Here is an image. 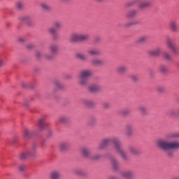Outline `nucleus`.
<instances>
[{"instance_id":"2eb2a0df","label":"nucleus","mask_w":179,"mask_h":179,"mask_svg":"<svg viewBox=\"0 0 179 179\" xmlns=\"http://www.w3.org/2000/svg\"><path fill=\"white\" fill-rule=\"evenodd\" d=\"M126 134L128 136H131L134 134V126L132 124H127L126 126Z\"/></svg>"},{"instance_id":"4c0bfd02","label":"nucleus","mask_w":179,"mask_h":179,"mask_svg":"<svg viewBox=\"0 0 179 179\" xmlns=\"http://www.w3.org/2000/svg\"><path fill=\"white\" fill-rule=\"evenodd\" d=\"M75 174L76 176H80V177L85 176V172H83V171L80 170V169H77L75 171Z\"/></svg>"},{"instance_id":"4468645a","label":"nucleus","mask_w":179,"mask_h":179,"mask_svg":"<svg viewBox=\"0 0 179 179\" xmlns=\"http://www.w3.org/2000/svg\"><path fill=\"white\" fill-rule=\"evenodd\" d=\"M87 54H89V55L96 57L97 55H100V50L97 49H90L87 50Z\"/></svg>"},{"instance_id":"a19ab883","label":"nucleus","mask_w":179,"mask_h":179,"mask_svg":"<svg viewBox=\"0 0 179 179\" xmlns=\"http://www.w3.org/2000/svg\"><path fill=\"white\" fill-rule=\"evenodd\" d=\"M55 86L56 89H62V85L61 84V83L59 81H56L55 83Z\"/></svg>"},{"instance_id":"a211bd4d","label":"nucleus","mask_w":179,"mask_h":179,"mask_svg":"<svg viewBox=\"0 0 179 179\" xmlns=\"http://www.w3.org/2000/svg\"><path fill=\"white\" fill-rule=\"evenodd\" d=\"M47 125V123H45V121L44 119H40L38 120V128L41 131H43Z\"/></svg>"},{"instance_id":"a18cd8bd","label":"nucleus","mask_w":179,"mask_h":179,"mask_svg":"<svg viewBox=\"0 0 179 179\" xmlns=\"http://www.w3.org/2000/svg\"><path fill=\"white\" fill-rule=\"evenodd\" d=\"M36 58H38V59L41 58V57H43L41 52L37 51L36 52Z\"/></svg>"},{"instance_id":"0eeeda50","label":"nucleus","mask_w":179,"mask_h":179,"mask_svg":"<svg viewBox=\"0 0 179 179\" xmlns=\"http://www.w3.org/2000/svg\"><path fill=\"white\" fill-rule=\"evenodd\" d=\"M150 6H152V0H145L139 3L138 8L139 9H146V8Z\"/></svg>"},{"instance_id":"e433bc0d","label":"nucleus","mask_w":179,"mask_h":179,"mask_svg":"<svg viewBox=\"0 0 179 179\" xmlns=\"http://www.w3.org/2000/svg\"><path fill=\"white\" fill-rule=\"evenodd\" d=\"M59 121L62 123V124H64V122H66L68 121V117H66V116H60L59 117Z\"/></svg>"},{"instance_id":"a878e982","label":"nucleus","mask_w":179,"mask_h":179,"mask_svg":"<svg viewBox=\"0 0 179 179\" xmlns=\"http://www.w3.org/2000/svg\"><path fill=\"white\" fill-rule=\"evenodd\" d=\"M90 92H99L100 90V86L97 85H92L89 87Z\"/></svg>"},{"instance_id":"603ef678","label":"nucleus","mask_w":179,"mask_h":179,"mask_svg":"<svg viewBox=\"0 0 179 179\" xmlns=\"http://www.w3.org/2000/svg\"><path fill=\"white\" fill-rule=\"evenodd\" d=\"M123 114H124V115H127V114H129V111H128V110H124V111L123 112Z\"/></svg>"},{"instance_id":"473e14b6","label":"nucleus","mask_w":179,"mask_h":179,"mask_svg":"<svg viewBox=\"0 0 179 179\" xmlns=\"http://www.w3.org/2000/svg\"><path fill=\"white\" fill-rule=\"evenodd\" d=\"M178 114V110L176 112V110H171L168 113V115H170V117H176Z\"/></svg>"},{"instance_id":"13d9d810","label":"nucleus","mask_w":179,"mask_h":179,"mask_svg":"<svg viewBox=\"0 0 179 179\" xmlns=\"http://www.w3.org/2000/svg\"><path fill=\"white\" fill-rule=\"evenodd\" d=\"M178 114H179V109H178Z\"/></svg>"},{"instance_id":"ddd939ff","label":"nucleus","mask_w":179,"mask_h":179,"mask_svg":"<svg viewBox=\"0 0 179 179\" xmlns=\"http://www.w3.org/2000/svg\"><path fill=\"white\" fill-rule=\"evenodd\" d=\"M91 64L94 66H101V65H103V64H104V62H103V60H101V59H94L91 61Z\"/></svg>"},{"instance_id":"393cba45","label":"nucleus","mask_w":179,"mask_h":179,"mask_svg":"<svg viewBox=\"0 0 179 179\" xmlns=\"http://www.w3.org/2000/svg\"><path fill=\"white\" fill-rule=\"evenodd\" d=\"M41 7L43 10H45V12H50V10H51V7H50V6L45 3H41Z\"/></svg>"},{"instance_id":"3c124183","label":"nucleus","mask_w":179,"mask_h":179,"mask_svg":"<svg viewBox=\"0 0 179 179\" xmlns=\"http://www.w3.org/2000/svg\"><path fill=\"white\" fill-rule=\"evenodd\" d=\"M24 38H18V41L20 42V43H24Z\"/></svg>"},{"instance_id":"9d476101","label":"nucleus","mask_w":179,"mask_h":179,"mask_svg":"<svg viewBox=\"0 0 179 179\" xmlns=\"http://www.w3.org/2000/svg\"><path fill=\"white\" fill-rule=\"evenodd\" d=\"M127 71H128V69L125 66H119L116 69V72L120 75H124L127 73Z\"/></svg>"},{"instance_id":"412c9836","label":"nucleus","mask_w":179,"mask_h":179,"mask_svg":"<svg viewBox=\"0 0 179 179\" xmlns=\"http://www.w3.org/2000/svg\"><path fill=\"white\" fill-rule=\"evenodd\" d=\"M76 58H77L78 59H80L81 61H86V59H87V57L86 56V55L80 52L76 54Z\"/></svg>"},{"instance_id":"5701e85b","label":"nucleus","mask_w":179,"mask_h":179,"mask_svg":"<svg viewBox=\"0 0 179 179\" xmlns=\"http://www.w3.org/2000/svg\"><path fill=\"white\" fill-rule=\"evenodd\" d=\"M70 40L71 43H76V41H80L79 34H73L71 36Z\"/></svg>"},{"instance_id":"7c9ffc66","label":"nucleus","mask_w":179,"mask_h":179,"mask_svg":"<svg viewBox=\"0 0 179 179\" xmlns=\"http://www.w3.org/2000/svg\"><path fill=\"white\" fill-rule=\"evenodd\" d=\"M82 155H83V156L85 157H89V156H90V152L89 151V149L83 148L82 149Z\"/></svg>"},{"instance_id":"79ce46f5","label":"nucleus","mask_w":179,"mask_h":179,"mask_svg":"<svg viewBox=\"0 0 179 179\" xmlns=\"http://www.w3.org/2000/svg\"><path fill=\"white\" fill-rule=\"evenodd\" d=\"M62 26V24L59 22H55L54 23L55 29H59V27H61Z\"/></svg>"},{"instance_id":"37998d69","label":"nucleus","mask_w":179,"mask_h":179,"mask_svg":"<svg viewBox=\"0 0 179 179\" xmlns=\"http://www.w3.org/2000/svg\"><path fill=\"white\" fill-rule=\"evenodd\" d=\"M157 90L159 93H163L164 92V90H166V89L164 88V87L159 86V87H157Z\"/></svg>"},{"instance_id":"f03ea898","label":"nucleus","mask_w":179,"mask_h":179,"mask_svg":"<svg viewBox=\"0 0 179 179\" xmlns=\"http://www.w3.org/2000/svg\"><path fill=\"white\" fill-rule=\"evenodd\" d=\"M157 146L159 149H161V150L166 152L167 156L171 157V156L174 155V152L173 150H177V149H179V142L159 140L157 142Z\"/></svg>"},{"instance_id":"cd10ccee","label":"nucleus","mask_w":179,"mask_h":179,"mask_svg":"<svg viewBox=\"0 0 179 179\" xmlns=\"http://www.w3.org/2000/svg\"><path fill=\"white\" fill-rule=\"evenodd\" d=\"M15 8L17 10H23L24 4L22 1H18L15 4Z\"/></svg>"},{"instance_id":"864d4df0","label":"nucleus","mask_w":179,"mask_h":179,"mask_svg":"<svg viewBox=\"0 0 179 179\" xmlns=\"http://www.w3.org/2000/svg\"><path fill=\"white\" fill-rule=\"evenodd\" d=\"M172 179H179V177L174 176V177L172 178Z\"/></svg>"},{"instance_id":"bf43d9fd","label":"nucleus","mask_w":179,"mask_h":179,"mask_svg":"<svg viewBox=\"0 0 179 179\" xmlns=\"http://www.w3.org/2000/svg\"><path fill=\"white\" fill-rule=\"evenodd\" d=\"M25 106H27V104H25Z\"/></svg>"},{"instance_id":"6e6d98bb","label":"nucleus","mask_w":179,"mask_h":179,"mask_svg":"<svg viewBox=\"0 0 179 179\" xmlns=\"http://www.w3.org/2000/svg\"><path fill=\"white\" fill-rule=\"evenodd\" d=\"M98 2H103L104 0H96Z\"/></svg>"},{"instance_id":"c85d7f7f","label":"nucleus","mask_w":179,"mask_h":179,"mask_svg":"<svg viewBox=\"0 0 179 179\" xmlns=\"http://www.w3.org/2000/svg\"><path fill=\"white\" fill-rule=\"evenodd\" d=\"M54 57H55V55L50 53L49 55H44L43 58L46 59L47 61H51V59H54Z\"/></svg>"},{"instance_id":"49530a36","label":"nucleus","mask_w":179,"mask_h":179,"mask_svg":"<svg viewBox=\"0 0 179 179\" xmlns=\"http://www.w3.org/2000/svg\"><path fill=\"white\" fill-rule=\"evenodd\" d=\"M27 48L28 50H31L32 48H34V45H33L32 43H29L27 45Z\"/></svg>"},{"instance_id":"09e8293b","label":"nucleus","mask_w":179,"mask_h":179,"mask_svg":"<svg viewBox=\"0 0 179 179\" xmlns=\"http://www.w3.org/2000/svg\"><path fill=\"white\" fill-rule=\"evenodd\" d=\"M26 169V166H23V165H20L19 166V170L20 171H23L24 169Z\"/></svg>"},{"instance_id":"ea45409f","label":"nucleus","mask_w":179,"mask_h":179,"mask_svg":"<svg viewBox=\"0 0 179 179\" xmlns=\"http://www.w3.org/2000/svg\"><path fill=\"white\" fill-rule=\"evenodd\" d=\"M163 57H164V59H166V61H170V59H171L170 55H169V53H167V52H164L163 54Z\"/></svg>"},{"instance_id":"4d7b16f0","label":"nucleus","mask_w":179,"mask_h":179,"mask_svg":"<svg viewBox=\"0 0 179 179\" xmlns=\"http://www.w3.org/2000/svg\"><path fill=\"white\" fill-rule=\"evenodd\" d=\"M62 2H66L68 0H61Z\"/></svg>"},{"instance_id":"4be33fe9","label":"nucleus","mask_w":179,"mask_h":179,"mask_svg":"<svg viewBox=\"0 0 179 179\" xmlns=\"http://www.w3.org/2000/svg\"><path fill=\"white\" fill-rule=\"evenodd\" d=\"M61 177V173H59V172L55 171H52L50 173V179H59Z\"/></svg>"},{"instance_id":"1a4fd4ad","label":"nucleus","mask_w":179,"mask_h":179,"mask_svg":"<svg viewBox=\"0 0 179 179\" xmlns=\"http://www.w3.org/2000/svg\"><path fill=\"white\" fill-rule=\"evenodd\" d=\"M59 148L60 150H62V152H64L65 150H68V149L71 148V144H69V143H67V142L60 143Z\"/></svg>"},{"instance_id":"6e6552de","label":"nucleus","mask_w":179,"mask_h":179,"mask_svg":"<svg viewBox=\"0 0 179 179\" xmlns=\"http://www.w3.org/2000/svg\"><path fill=\"white\" fill-rule=\"evenodd\" d=\"M122 176L124 178L126 179H132L135 177V173L132 171H124L122 173Z\"/></svg>"},{"instance_id":"bb28decb","label":"nucleus","mask_w":179,"mask_h":179,"mask_svg":"<svg viewBox=\"0 0 179 179\" xmlns=\"http://www.w3.org/2000/svg\"><path fill=\"white\" fill-rule=\"evenodd\" d=\"M31 131H30V130L26 129H24V132H23V136L24 138H25V139H29V138H31Z\"/></svg>"},{"instance_id":"2f4dec72","label":"nucleus","mask_w":179,"mask_h":179,"mask_svg":"<svg viewBox=\"0 0 179 179\" xmlns=\"http://www.w3.org/2000/svg\"><path fill=\"white\" fill-rule=\"evenodd\" d=\"M160 51H161L160 48H157L154 50L150 51V55H153L154 57H156L159 55V54H160Z\"/></svg>"},{"instance_id":"b1692460","label":"nucleus","mask_w":179,"mask_h":179,"mask_svg":"<svg viewBox=\"0 0 179 179\" xmlns=\"http://www.w3.org/2000/svg\"><path fill=\"white\" fill-rule=\"evenodd\" d=\"M146 41H148V36H141L136 40L137 44H143V43H146Z\"/></svg>"},{"instance_id":"c756f323","label":"nucleus","mask_w":179,"mask_h":179,"mask_svg":"<svg viewBox=\"0 0 179 179\" xmlns=\"http://www.w3.org/2000/svg\"><path fill=\"white\" fill-rule=\"evenodd\" d=\"M138 111H140V113H142L143 115H145V114H148V109H146V107L143 106H140L138 107Z\"/></svg>"},{"instance_id":"6ab92c4d","label":"nucleus","mask_w":179,"mask_h":179,"mask_svg":"<svg viewBox=\"0 0 179 179\" xmlns=\"http://www.w3.org/2000/svg\"><path fill=\"white\" fill-rule=\"evenodd\" d=\"M110 163L112 164V167L114 170H117L118 167L120 166V164L117 162V159L115 158L110 159Z\"/></svg>"},{"instance_id":"f3484780","label":"nucleus","mask_w":179,"mask_h":179,"mask_svg":"<svg viewBox=\"0 0 179 179\" xmlns=\"http://www.w3.org/2000/svg\"><path fill=\"white\" fill-rule=\"evenodd\" d=\"M80 41H87L90 38V36L87 34H79Z\"/></svg>"},{"instance_id":"423d86ee","label":"nucleus","mask_w":179,"mask_h":179,"mask_svg":"<svg viewBox=\"0 0 179 179\" xmlns=\"http://www.w3.org/2000/svg\"><path fill=\"white\" fill-rule=\"evenodd\" d=\"M19 20L21 23H25L28 26L33 23V18L30 15H21L19 17Z\"/></svg>"},{"instance_id":"f257e3e1","label":"nucleus","mask_w":179,"mask_h":179,"mask_svg":"<svg viewBox=\"0 0 179 179\" xmlns=\"http://www.w3.org/2000/svg\"><path fill=\"white\" fill-rule=\"evenodd\" d=\"M111 143H114L115 149L117 153H118V155H120V156H121L124 160H128V155L122 149V147L121 146V141H120V138L117 137L112 138H104L102 140L97 148L98 150H103V149L108 146V145H110Z\"/></svg>"},{"instance_id":"de8ad7c7","label":"nucleus","mask_w":179,"mask_h":179,"mask_svg":"<svg viewBox=\"0 0 179 179\" xmlns=\"http://www.w3.org/2000/svg\"><path fill=\"white\" fill-rule=\"evenodd\" d=\"M103 106L104 107V108H110V104L107 102L104 103L103 104Z\"/></svg>"},{"instance_id":"5fc2aeb1","label":"nucleus","mask_w":179,"mask_h":179,"mask_svg":"<svg viewBox=\"0 0 179 179\" xmlns=\"http://www.w3.org/2000/svg\"><path fill=\"white\" fill-rule=\"evenodd\" d=\"M53 39H54V40H57V36L54 35V36H53Z\"/></svg>"},{"instance_id":"20e7f679","label":"nucleus","mask_w":179,"mask_h":179,"mask_svg":"<svg viewBox=\"0 0 179 179\" xmlns=\"http://www.w3.org/2000/svg\"><path fill=\"white\" fill-rule=\"evenodd\" d=\"M36 156V145L32 147V149L27 150V152H22L19 155V159L20 160H26L27 159H34Z\"/></svg>"},{"instance_id":"c03bdc74","label":"nucleus","mask_w":179,"mask_h":179,"mask_svg":"<svg viewBox=\"0 0 179 179\" xmlns=\"http://www.w3.org/2000/svg\"><path fill=\"white\" fill-rule=\"evenodd\" d=\"M102 156L100 155H94L92 159V160H99V159H101Z\"/></svg>"},{"instance_id":"39448f33","label":"nucleus","mask_w":179,"mask_h":179,"mask_svg":"<svg viewBox=\"0 0 179 179\" xmlns=\"http://www.w3.org/2000/svg\"><path fill=\"white\" fill-rule=\"evenodd\" d=\"M166 45L168 48L172 51L173 54L175 55H178V50L177 48H176V45L173 44L171 39H170L169 37L166 38Z\"/></svg>"},{"instance_id":"58836bf2","label":"nucleus","mask_w":179,"mask_h":179,"mask_svg":"<svg viewBox=\"0 0 179 179\" xmlns=\"http://www.w3.org/2000/svg\"><path fill=\"white\" fill-rule=\"evenodd\" d=\"M130 79H131L133 82H138V80H139V77L136 75H131L130 76Z\"/></svg>"},{"instance_id":"9b49d317","label":"nucleus","mask_w":179,"mask_h":179,"mask_svg":"<svg viewBox=\"0 0 179 179\" xmlns=\"http://www.w3.org/2000/svg\"><path fill=\"white\" fill-rule=\"evenodd\" d=\"M136 15H138V10H131L127 12V13L126 14V17L127 19H132L134 17H135V16H136Z\"/></svg>"},{"instance_id":"c9c22d12","label":"nucleus","mask_w":179,"mask_h":179,"mask_svg":"<svg viewBox=\"0 0 179 179\" xmlns=\"http://www.w3.org/2000/svg\"><path fill=\"white\" fill-rule=\"evenodd\" d=\"M48 31L50 33V34H55V33H57V29H55L54 27H51L48 28Z\"/></svg>"},{"instance_id":"72a5a7b5","label":"nucleus","mask_w":179,"mask_h":179,"mask_svg":"<svg viewBox=\"0 0 179 179\" xmlns=\"http://www.w3.org/2000/svg\"><path fill=\"white\" fill-rule=\"evenodd\" d=\"M83 104H85V106H88L89 107H92V106H93V101L89 99H84Z\"/></svg>"},{"instance_id":"aec40b11","label":"nucleus","mask_w":179,"mask_h":179,"mask_svg":"<svg viewBox=\"0 0 179 179\" xmlns=\"http://www.w3.org/2000/svg\"><path fill=\"white\" fill-rule=\"evenodd\" d=\"M49 50H50L51 54H53L55 55V54H57V52H58V45H51L49 47Z\"/></svg>"},{"instance_id":"f8f14e48","label":"nucleus","mask_w":179,"mask_h":179,"mask_svg":"<svg viewBox=\"0 0 179 179\" xmlns=\"http://www.w3.org/2000/svg\"><path fill=\"white\" fill-rule=\"evenodd\" d=\"M128 152L132 156H136V155H139V150H138V149H136V148H135V147L129 146L128 148Z\"/></svg>"},{"instance_id":"dca6fc26","label":"nucleus","mask_w":179,"mask_h":179,"mask_svg":"<svg viewBox=\"0 0 179 179\" xmlns=\"http://www.w3.org/2000/svg\"><path fill=\"white\" fill-rule=\"evenodd\" d=\"M170 27L171 30H172L173 32L178 31V26H177V22L176 21H171L170 22Z\"/></svg>"},{"instance_id":"7ed1b4c3","label":"nucleus","mask_w":179,"mask_h":179,"mask_svg":"<svg viewBox=\"0 0 179 179\" xmlns=\"http://www.w3.org/2000/svg\"><path fill=\"white\" fill-rule=\"evenodd\" d=\"M93 75V71L90 69L83 70L80 72L78 76V83L80 86H85L87 85V80L89 78Z\"/></svg>"},{"instance_id":"f704fd0d","label":"nucleus","mask_w":179,"mask_h":179,"mask_svg":"<svg viewBox=\"0 0 179 179\" xmlns=\"http://www.w3.org/2000/svg\"><path fill=\"white\" fill-rule=\"evenodd\" d=\"M159 69L161 73H166V72H167V67L166 66L162 65L159 66Z\"/></svg>"},{"instance_id":"8fccbe9b","label":"nucleus","mask_w":179,"mask_h":179,"mask_svg":"<svg viewBox=\"0 0 179 179\" xmlns=\"http://www.w3.org/2000/svg\"><path fill=\"white\" fill-rule=\"evenodd\" d=\"M5 65V62L2 59H0V66H3Z\"/></svg>"}]
</instances>
